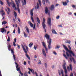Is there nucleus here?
Masks as SVG:
<instances>
[{
	"mask_svg": "<svg viewBox=\"0 0 76 76\" xmlns=\"http://www.w3.org/2000/svg\"><path fill=\"white\" fill-rule=\"evenodd\" d=\"M64 64L63 65V67L65 71V76H68L67 75V70L66 69V67L65 65H66V61H64ZM61 73L62 74V76H64V74H63V71L62 69H61Z\"/></svg>",
	"mask_w": 76,
	"mask_h": 76,
	"instance_id": "1",
	"label": "nucleus"
},
{
	"mask_svg": "<svg viewBox=\"0 0 76 76\" xmlns=\"http://www.w3.org/2000/svg\"><path fill=\"white\" fill-rule=\"evenodd\" d=\"M34 8L32 9L30 11V13L31 15V18L32 22H33V23H34V20L33 19V17H32L34 16V14H33V11H34Z\"/></svg>",
	"mask_w": 76,
	"mask_h": 76,
	"instance_id": "2",
	"label": "nucleus"
},
{
	"mask_svg": "<svg viewBox=\"0 0 76 76\" xmlns=\"http://www.w3.org/2000/svg\"><path fill=\"white\" fill-rule=\"evenodd\" d=\"M15 66L17 69V71H19V72H20V74L21 76H23V73L21 72V71H20V67H19L18 68L19 66H18V64L17 63H16V62H15Z\"/></svg>",
	"mask_w": 76,
	"mask_h": 76,
	"instance_id": "3",
	"label": "nucleus"
},
{
	"mask_svg": "<svg viewBox=\"0 0 76 76\" xmlns=\"http://www.w3.org/2000/svg\"><path fill=\"white\" fill-rule=\"evenodd\" d=\"M48 43L49 44L48 47L49 48H50V45H51V39L50 38V36L49 35H48Z\"/></svg>",
	"mask_w": 76,
	"mask_h": 76,
	"instance_id": "4",
	"label": "nucleus"
},
{
	"mask_svg": "<svg viewBox=\"0 0 76 76\" xmlns=\"http://www.w3.org/2000/svg\"><path fill=\"white\" fill-rule=\"evenodd\" d=\"M65 49L67 51H68L69 52V53H70V54H72L73 55V56L75 57V56L76 57V56L75 55V54H74L73 53V52L71 50H70L68 49V48H65Z\"/></svg>",
	"mask_w": 76,
	"mask_h": 76,
	"instance_id": "5",
	"label": "nucleus"
},
{
	"mask_svg": "<svg viewBox=\"0 0 76 76\" xmlns=\"http://www.w3.org/2000/svg\"><path fill=\"white\" fill-rule=\"evenodd\" d=\"M11 1L12 4V7H13V8H15L14 10H17V8L15 6V4L14 1L12 0H11Z\"/></svg>",
	"mask_w": 76,
	"mask_h": 76,
	"instance_id": "6",
	"label": "nucleus"
},
{
	"mask_svg": "<svg viewBox=\"0 0 76 76\" xmlns=\"http://www.w3.org/2000/svg\"><path fill=\"white\" fill-rule=\"evenodd\" d=\"M23 50L24 52H25V53H26V56L28 58V59H29V60H30L31 59V58H30V57H29V55H28V54L27 53V51H26V49H25V48H23Z\"/></svg>",
	"mask_w": 76,
	"mask_h": 76,
	"instance_id": "7",
	"label": "nucleus"
},
{
	"mask_svg": "<svg viewBox=\"0 0 76 76\" xmlns=\"http://www.w3.org/2000/svg\"><path fill=\"white\" fill-rule=\"evenodd\" d=\"M11 53L13 55V57L14 58V60L15 61H16V56L14 55V51H13V50L11 49Z\"/></svg>",
	"mask_w": 76,
	"mask_h": 76,
	"instance_id": "8",
	"label": "nucleus"
},
{
	"mask_svg": "<svg viewBox=\"0 0 76 76\" xmlns=\"http://www.w3.org/2000/svg\"><path fill=\"white\" fill-rule=\"evenodd\" d=\"M0 30H1V31L3 34L4 32H5V33H6V32H7V30H5L4 28L0 29Z\"/></svg>",
	"mask_w": 76,
	"mask_h": 76,
	"instance_id": "9",
	"label": "nucleus"
},
{
	"mask_svg": "<svg viewBox=\"0 0 76 76\" xmlns=\"http://www.w3.org/2000/svg\"><path fill=\"white\" fill-rule=\"evenodd\" d=\"M16 4H17V6L18 7L17 9L18 12L20 14V9H19V3H18V2H17V1H16Z\"/></svg>",
	"mask_w": 76,
	"mask_h": 76,
	"instance_id": "10",
	"label": "nucleus"
},
{
	"mask_svg": "<svg viewBox=\"0 0 76 76\" xmlns=\"http://www.w3.org/2000/svg\"><path fill=\"white\" fill-rule=\"evenodd\" d=\"M48 25L49 26H51V19L50 18H49L48 20Z\"/></svg>",
	"mask_w": 76,
	"mask_h": 76,
	"instance_id": "11",
	"label": "nucleus"
},
{
	"mask_svg": "<svg viewBox=\"0 0 76 76\" xmlns=\"http://www.w3.org/2000/svg\"><path fill=\"white\" fill-rule=\"evenodd\" d=\"M72 65L70 64L69 65V67L68 66H67V69H68V71H70V70H71V71H72Z\"/></svg>",
	"mask_w": 76,
	"mask_h": 76,
	"instance_id": "12",
	"label": "nucleus"
},
{
	"mask_svg": "<svg viewBox=\"0 0 76 76\" xmlns=\"http://www.w3.org/2000/svg\"><path fill=\"white\" fill-rule=\"evenodd\" d=\"M37 6H35L34 8V9L36 10H37V9H39V4H38V3H37Z\"/></svg>",
	"mask_w": 76,
	"mask_h": 76,
	"instance_id": "13",
	"label": "nucleus"
},
{
	"mask_svg": "<svg viewBox=\"0 0 76 76\" xmlns=\"http://www.w3.org/2000/svg\"><path fill=\"white\" fill-rule=\"evenodd\" d=\"M23 1H22V6H24L26 4V0H23Z\"/></svg>",
	"mask_w": 76,
	"mask_h": 76,
	"instance_id": "14",
	"label": "nucleus"
},
{
	"mask_svg": "<svg viewBox=\"0 0 76 76\" xmlns=\"http://www.w3.org/2000/svg\"><path fill=\"white\" fill-rule=\"evenodd\" d=\"M28 23V24H29L31 27V28H33V24H32V23L31 22V21H29Z\"/></svg>",
	"mask_w": 76,
	"mask_h": 76,
	"instance_id": "15",
	"label": "nucleus"
},
{
	"mask_svg": "<svg viewBox=\"0 0 76 76\" xmlns=\"http://www.w3.org/2000/svg\"><path fill=\"white\" fill-rule=\"evenodd\" d=\"M42 52L43 55H44V56H45V57H46V53L45 52V50H44V49H42Z\"/></svg>",
	"mask_w": 76,
	"mask_h": 76,
	"instance_id": "16",
	"label": "nucleus"
},
{
	"mask_svg": "<svg viewBox=\"0 0 76 76\" xmlns=\"http://www.w3.org/2000/svg\"><path fill=\"white\" fill-rule=\"evenodd\" d=\"M45 13L47 14L48 13V8L46 7L45 10Z\"/></svg>",
	"mask_w": 76,
	"mask_h": 76,
	"instance_id": "17",
	"label": "nucleus"
},
{
	"mask_svg": "<svg viewBox=\"0 0 76 76\" xmlns=\"http://www.w3.org/2000/svg\"><path fill=\"white\" fill-rule=\"evenodd\" d=\"M65 42L66 43H68L69 44H70V42H71L70 40H65Z\"/></svg>",
	"mask_w": 76,
	"mask_h": 76,
	"instance_id": "18",
	"label": "nucleus"
},
{
	"mask_svg": "<svg viewBox=\"0 0 76 76\" xmlns=\"http://www.w3.org/2000/svg\"><path fill=\"white\" fill-rule=\"evenodd\" d=\"M42 26L44 29H45V27H46V25L45 24V23H42Z\"/></svg>",
	"mask_w": 76,
	"mask_h": 76,
	"instance_id": "19",
	"label": "nucleus"
},
{
	"mask_svg": "<svg viewBox=\"0 0 76 76\" xmlns=\"http://www.w3.org/2000/svg\"><path fill=\"white\" fill-rule=\"evenodd\" d=\"M37 21L38 22V23L39 24H40V23H41V22H40V20H39V18L38 17H37L36 18Z\"/></svg>",
	"mask_w": 76,
	"mask_h": 76,
	"instance_id": "20",
	"label": "nucleus"
},
{
	"mask_svg": "<svg viewBox=\"0 0 76 76\" xmlns=\"http://www.w3.org/2000/svg\"><path fill=\"white\" fill-rule=\"evenodd\" d=\"M54 9V6L53 5H52L50 7V10H53Z\"/></svg>",
	"mask_w": 76,
	"mask_h": 76,
	"instance_id": "21",
	"label": "nucleus"
},
{
	"mask_svg": "<svg viewBox=\"0 0 76 76\" xmlns=\"http://www.w3.org/2000/svg\"><path fill=\"white\" fill-rule=\"evenodd\" d=\"M33 45V43L32 42H31L30 43L29 45H28V46L29 47H30L31 48V47H32V46Z\"/></svg>",
	"mask_w": 76,
	"mask_h": 76,
	"instance_id": "22",
	"label": "nucleus"
},
{
	"mask_svg": "<svg viewBox=\"0 0 76 76\" xmlns=\"http://www.w3.org/2000/svg\"><path fill=\"white\" fill-rule=\"evenodd\" d=\"M42 44L44 47L45 48H46V45L45 44V42H42Z\"/></svg>",
	"mask_w": 76,
	"mask_h": 76,
	"instance_id": "23",
	"label": "nucleus"
},
{
	"mask_svg": "<svg viewBox=\"0 0 76 76\" xmlns=\"http://www.w3.org/2000/svg\"><path fill=\"white\" fill-rule=\"evenodd\" d=\"M52 31L53 34H57V33L56 32V31L55 30H52Z\"/></svg>",
	"mask_w": 76,
	"mask_h": 76,
	"instance_id": "24",
	"label": "nucleus"
},
{
	"mask_svg": "<svg viewBox=\"0 0 76 76\" xmlns=\"http://www.w3.org/2000/svg\"><path fill=\"white\" fill-rule=\"evenodd\" d=\"M26 31H27L28 33L29 34V29H28V27L26 26Z\"/></svg>",
	"mask_w": 76,
	"mask_h": 76,
	"instance_id": "25",
	"label": "nucleus"
},
{
	"mask_svg": "<svg viewBox=\"0 0 76 76\" xmlns=\"http://www.w3.org/2000/svg\"><path fill=\"white\" fill-rule=\"evenodd\" d=\"M45 37L47 39V42H48V34H45Z\"/></svg>",
	"mask_w": 76,
	"mask_h": 76,
	"instance_id": "26",
	"label": "nucleus"
},
{
	"mask_svg": "<svg viewBox=\"0 0 76 76\" xmlns=\"http://www.w3.org/2000/svg\"><path fill=\"white\" fill-rule=\"evenodd\" d=\"M38 1L40 5V6H41V0H38Z\"/></svg>",
	"mask_w": 76,
	"mask_h": 76,
	"instance_id": "27",
	"label": "nucleus"
},
{
	"mask_svg": "<svg viewBox=\"0 0 76 76\" xmlns=\"http://www.w3.org/2000/svg\"><path fill=\"white\" fill-rule=\"evenodd\" d=\"M63 5H64V6H66V5H67V4L66 2H63Z\"/></svg>",
	"mask_w": 76,
	"mask_h": 76,
	"instance_id": "28",
	"label": "nucleus"
},
{
	"mask_svg": "<svg viewBox=\"0 0 76 76\" xmlns=\"http://www.w3.org/2000/svg\"><path fill=\"white\" fill-rule=\"evenodd\" d=\"M2 25H5V24H6L7 23V22L6 21H3L2 23Z\"/></svg>",
	"mask_w": 76,
	"mask_h": 76,
	"instance_id": "29",
	"label": "nucleus"
},
{
	"mask_svg": "<svg viewBox=\"0 0 76 76\" xmlns=\"http://www.w3.org/2000/svg\"><path fill=\"white\" fill-rule=\"evenodd\" d=\"M18 32L19 34H20V28L19 27H18Z\"/></svg>",
	"mask_w": 76,
	"mask_h": 76,
	"instance_id": "30",
	"label": "nucleus"
},
{
	"mask_svg": "<svg viewBox=\"0 0 76 76\" xmlns=\"http://www.w3.org/2000/svg\"><path fill=\"white\" fill-rule=\"evenodd\" d=\"M14 14L15 16H17V13H16V12L15 11H14Z\"/></svg>",
	"mask_w": 76,
	"mask_h": 76,
	"instance_id": "31",
	"label": "nucleus"
},
{
	"mask_svg": "<svg viewBox=\"0 0 76 76\" xmlns=\"http://www.w3.org/2000/svg\"><path fill=\"white\" fill-rule=\"evenodd\" d=\"M72 59L73 60V62L74 63V64H76V61H75V59H74L73 58H72Z\"/></svg>",
	"mask_w": 76,
	"mask_h": 76,
	"instance_id": "32",
	"label": "nucleus"
},
{
	"mask_svg": "<svg viewBox=\"0 0 76 76\" xmlns=\"http://www.w3.org/2000/svg\"><path fill=\"white\" fill-rule=\"evenodd\" d=\"M42 3L43 4H45V0H42Z\"/></svg>",
	"mask_w": 76,
	"mask_h": 76,
	"instance_id": "33",
	"label": "nucleus"
},
{
	"mask_svg": "<svg viewBox=\"0 0 76 76\" xmlns=\"http://www.w3.org/2000/svg\"><path fill=\"white\" fill-rule=\"evenodd\" d=\"M10 41V37L9 36H8V39L7 40V41L9 42Z\"/></svg>",
	"mask_w": 76,
	"mask_h": 76,
	"instance_id": "34",
	"label": "nucleus"
},
{
	"mask_svg": "<svg viewBox=\"0 0 76 76\" xmlns=\"http://www.w3.org/2000/svg\"><path fill=\"white\" fill-rule=\"evenodd\" d=\"M42 23H45V20L44 19H43V22Z\"/></svg>",
	"mask_w": 76,
	"mask_h": 76,
	"instance_id": "35",
	"label": "nucleus"
},
{
	"mask_svg": "<svg viewBox=\"0 0 76 76\" xmlns=\"http://www.w3.org/2000/svg\"><path fill=\"white\" fill-rule=\"evenodd\" d=\"M63 56L66 58V59H67V56H66V55L63 54Z\"/></svg>",
	"mask_w": 76,
	"mask_h": 76,
	"instance_id": "36",
	"label": "nucleus"
},
{
	"mask_svg": "<svg viewBox=\"0 0 76 76\" xmlns=\"http://www.w3.org/2000/svg\"><path fill=\"white\" fill-rule=\"evenodd\" d=\"M3 7L2 8V9L1 10V11H0V13H3L4 12V11L3 10Z\"/></svg>",
	"mask_w": 76,
	"mask_h": 76,
	"instance_id": "37",
	"label": "nucleus"
},
{
	"mask_svg": "<svg viewBox=\"0 0 76 76\" xmlns=\"http://www.w3.org/2000/svg\"><path fill=\"white\" fill-rule=\"evenodd\" d=\"M31 73H33V75H34V74H35V72H34V71L33 69L32 70V71H31Z\"/></svg>",
	"mask_w": 76,
	"mask_h": 76,
	"instance_id": "38",
	"label": "nucleus"
},
{
	"mask_svg": "<svg viewBox=\"0 0 76 76\" xmlns=\"http://www.w3.org/2000/svg\"><path fill=\"white\" fill-rule=\"evenodd\" d=\"M6 1H7V3L8 5H9V6H10V3H9V0H6Z\"/></svg>",
	"mask_w": 76,
	"mask_h": 76,
	"instance_id": "39",
	"label": "nucleus"
},
{
	"mask_svg": "<svg viewBox=\"0 0 76 76\" xmlns=\"http://www.w3.org/2000/svg\"><path fill=\"white\" fill-rule=\"evenodd\" d=\"M0 4H1V5H3V2L1 0H0Z\"/></svg>",
	"mask_w": 76,
	"mask_h": 76,
	"instance_id": "40",
	"label": "nucleus"
},
{
	"mask_svg": "<svg viewBox=\"0 0 76 76\" xmlns=\"http://www.w3.org/2000/svg\"><path fill=\"white\" fill-rule=\"evenodd\" d=\"M66 54L67 57H69L70 56V55L69 54V53L67 52H66Z\"/></svg>",
	"mask_w": 76,
	"mask_h": 76,
	"instance_id": "41",
	"label": "nucleus"
},
{
	"mask_svg": "<svg viewBox=\"0 0 76 76\" xmlns=\"http://www.w3.org/2000/svg\"><path fill=\"white\" fill-rule=\"evenodd\" d=\"M39 62L38 63V64H41V61L40 60H39Z\"/></svg>",
	"mask_w": 76,
	"mask_h": 76,
	"instance_id": "42",
	"label": "nucleus"
},
{
	"mask_svg": "<svg viewBox=\"0 0 76 76\" xmlns=\"http://www.w3.org/2000/svg\"><path fill=\"white\" fill-rule=\"evenodd\" d=\"M35 23H34V27H33V29H35Z\"/></svg>",
	"mask_w": 76,
	"mask_h": 76,
	"instance_id": "43",
	"label": "nucleus"
},
{
	"mask_svg": "<svg viewBox=\"0 0 76 76\" xmlns=\"http://www.w3.org/2000/svg\"><path fill=\"white\" fill-rule=\"evenodd\" d=\"M24 35L25 37H27V36L26 35V33H25V32H24Z\"/></svg>",
	"mask_w": 76,
	"mask_h": 76,
	"instance_id": "44",
	"label": "nucleus"
},
{
	"mask_svg": "<svg viewBox=\"0 0 76 76\" xmlns=\"http://www.w3.org/2000/svg\"><path fill=\"white\" fill-rule=\"evenodd\" d=\"M48 15H49V16H50V11H48Z\"/></svg>",
	"mask_w": 76,
	"mask_h": 76,
	"instance_id": "45",
	"label": "nucleus"
},
{
	"mask_svg": "<svg viewBox=\"0 0 76 76\" xmlns=\"http://www.w3.org/2000/svg\"><path fill=\"white\" fill-rule=\"evenodd\" d=\"M20 0H18H18H17V1L15 0V3H16V1H17V3H20Z\"/></svg>",
	"mask_w": 76,
	"mask_h": 76,
	"instance_id": "46",
	"label": "nucleus"
},
{
	"mask_svg": "<svg viewBox=\"0 0 76 76\" xmlns=\"http://www.w3.org/2000/svg\"><path fill=\"white\" fill-rule=\"evenodd\" d=\"M7 9H8V10L9 12H10V9H9V7H8Z\"/></svg>",
	"mask_w": 76,
	"mask_h": 76,
	"instance_id": "47",
	"label": "nucleus"
},
{
	"mask_svg": "<svg viewBox=\"0 0 76 76\" xmlns=\"http://www.w3.org/2000/svg\"><path fill=\"white\" fill-rule=\"evenodd\" d=\"M58 72L59 75L60 76V75H61V73H60V70H58Z\"/></svg>",
	"mask_w": 76,
	"mask_h": 76,
	"instance_id": "48",
	"label": "nucleus"
},
{
	"mask_svg": "<svg viewBox=\"0 0 76 76\" xmlns=\"http://www.w3.org/2000/svg\"><path fill=\"white\" fill-rule=\"evenodd\" d=\"M45 66L46 68H47V63H45Z\"/></svg>",
	"mask_w": 76,
	"mask_h": 76,
	"instance_id": "49",
	"label": "nucleus"
},
{
	"mask_svg": "<svg viewBox=\"0 0 76 76\" xmlns=\"http://www.w3.org/2000/svg\"><path fill=\"white\" fill-rule=\"evenodd\" d=\"M15 42H13V45H14V47H15V45H16V44H15Z\"/></svg>",
	"mask_w": 76,
	"mask_h": 76,
	"instance_id": "50",
	"label": "nucleus"
},
{
	"mask_svg": "<svg viewBox=\"0 0 76 76\" xmlns=\"http://www.w3.org/2000/svg\"><path fill=\"white\" fill-rule=\"evenodd\" d=\"M14 42H16V38H15L14 39Z\"/></svg>",
	"mask_w": 76,
	"mask_h": 76,
	"instance_id": "51",
	"label": "nucleus"
},
{
	"mask_svg": "<svg viewBox=\"0 0 76 76\" xmlns=\"http://www.w3.org/2000/svg\"><path fill=\"white\" fill-rule=\"evenodd\" d=\"M63 46L64 47V48H67V47H66L64 45H63Z\"/></svg>",
	"mask_w": 76,
	"mask_h": 76,
	"instance_id": "52",
	"label": "nucleus"
},
{
	"mask_svg": "<svg viewBox=\"0 0 76 76\" xmlns=\"http://www.w3.org/2000/svg\"><path fill=\"white\" fill-rule=\"evenodd\" d=\"M70 76H73V73L72 72L70 75Z\"/></svg>",
	"mask_w": 76,
	"mask_h": 76,
	"instance_id": "53",
	"label": "nucleus"
},
{
	"mask_svg": "<svg viewBox=\"0 0 76 76\" xmlns=\"http://www.w3.org/2000/svg\"><path fill=\"white\" fill-rule=\"evenodd\" d=\"M60 46L59 45H57L56 48H60Z\"/></svg>",
	"mask_w": 76,
	"mask_h": 76,
	"instance_id": "54",
	"label": "nucleus"
},
{
	"mask_svg": "<svg viewBox=\"0 0 76 76\" xmlns=\"http://www.w3.org/2000/svg\"><path fill=\"white\" fill-rule=\"evenodd\" d=\"M18 20L19 22H20V18H18Z\"/></svg>",
	"mask_w": 76,
	"mask_h": 76,
	"instance_id": "55",
	"label": "nucleus"
},
{
	"mask_svg": "<svg viewBox=\"0 0 76 76\" xmlns=\"http://www.w3.org/2000/svg\"><path fill=\"white\" fill-rule=\"evenodd\" d=\"M35 74L36 75V76H38V74H37V72H35Z\"/></svg>",
	"mask_w": 76,
	"mask_h": 76,
	"instance_id": "56",
	"label": "nucleus"
},
{
	"mask_svg": "<svg viewBox=\"0 0 76 76\" xmlns=\"http://www.w3.org/2000/svg\"><path fill=\"white\" fill-rule=\"evenodd\" d=\"M24 65H26V62H25V61H24Z\"/></svg>",
	"mask_w": 76,
	"mask_h": 76,
	"instance_id": "57",
	"label": "nucleus"
},
{
	"mask_svg": "<svg viewBox=\"0 0 76 76\" xmlns=\"http://www.w3.org/2000/svg\"><path fill=\"white\" fill-rule=\"evenodd\" d=\"M8 48H10V47H11V46L10 45H9L8 46Z\"/></svg>",
	"mask_w": 76,
	"mask_h": 76,
	"instance_id": "58",
	"label": "nucleus"
},
{
	"mask_svg": "<svg viewBox=\"0 0 76 76\" xmlns=\"http://www.w3.org/2000/svg\"><path fill=\"white\" fill-rule=\"evenodd\" d=\"M21 46L22 47V48H24L25 47H24V46L23 45L21 44Z\"/></svg>",
	"mask_w": 76,
	"mask_h": 76,
	"instance_id": "59",
	"label": "nucleus"
},
{
	"mask_svg": "<svg viewBox=\"0 0 76 76\" xmlns=\"http://www.w3.org/2000/svg\"><path fill=\"white\" fill-rule=\"evenodd\" d=\"M59 18H60V16H58L56 17L57 19H59Z\"/></svg>",
	"mask_w": 76,
	"mask_h": 76,
	"instance_id": "60",
	"label": "nucleus"
},
{
	"mask_svg": "<svg viewBox=\"0 0 76 76\" xmlns=\"http://www.w3.org/2000/svg\"><path fill=\"white\" fill-rule=\"evenodd\" d=\"M28 69L29 70V71H30V72H31V71H32V69H30V68H28Z\"/></svg>",
	"mask_w": 76,
	"mask_h": 76,
	"instance_id": "61",
	"label": "nucleus"
},
{
	"mask_svg": "<svg viewBox=\"0 0 76 76\" xmlns=\"http://www.w3.org/2000/svg\"><path fill=\"white\" fill-rule=\"evenodd\" d=\"M53 53L54 54H55V55H57V53L55 52H54Z\"/></svg>",
	"mask_w": 76,
	"mask_h": 76,
	"instance_id": "62",
	"label": "nucleus"
},
{
	"mask_svg": "<svg viewBox=\"0 0 76 76\" xmlns=\"http://www.w3.org/2000/svg\"><path fill=\"white\" fill-rule=\"evenodd\" d=\"M12 34H15V29H14Z\"/></svg>",
	"mask_w": 76,
	"mask_h": 76,
	"instance_id": "63",
	"label": "nucleus"
},
{
	"mask_svg": "<svg viewBox=\"0 0 76 76\" xmlns=\"http://www.w3.org/2000/svg\"><path fill=\"white\" fill-rule=\"evenodd\" d=\"M45 50H46V53H47V48H45Z\"/></svg>",
	"mask_w": 76,
	"mask_h": 76,
	"instance_id": "64",
	"label": "nucleus"
}]
</instances>
